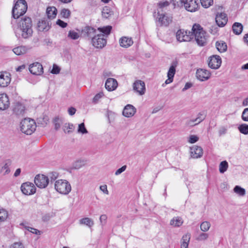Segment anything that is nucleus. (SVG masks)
Here are the masks:
<instances>
[{
  "instance_id": "1",
  "label": "nucleus",
  "mask_w": 248,
  "mask_h": 248,
  "mask_svg": "<svg viewBox=\"0 0 248 248\" xmlns=\"http://www.w3.org/2000/svg\"><path fill=\"white\" fill-rule=\"evenodd\" d=\"M32 21L30 17H25L21 19L19 28L22 38L27 39L32 36Z\"/></svg>"
},
{
  "instance_id": "2",
  "label": "nucleus",
  "mask_w": 248,
  "mask_h": 248,
  "mask_svg": "<svg viewBox=\"0 0 248 248\" xmlns=\"http://www.w3.org/2000/svg\"><path fill=\"white\" fill-rule=\"evenodd\" d=\"M191 33L193 34V37H195L198 45L200 46L205 45L207 42L206 32L200 25L195 24L192 27Z\"/></svg>"
},
{
  "instance_id": "3",
  "label": "nucleus",
  "mask_w": 248,
  "mask_h": 248,
  "mask_svg": "<svg viewBox=\"0 0 248 248\" xmlns=\"http://www.w3.org/2000/svg\"><path fill=\"white\" fill-rule=\"evenodd\" d=\"M27 3L25 0H17L12 9V17L18 18L27 11Z\"/></svg>"
},
{
  "instance_id": "4",
  "label": "nucleus",
  "mask_w": 248,
  "mask_h": 248,
  "mask_svg": "<svg viewBox=\"0 0 248 248\" xmlns=\"http://www.w3.org/2000/svg\"><path fill=\"white\" fill-rule=\"evenodd\" d=\"M36 125L35 121L29 118H25L20 123V130L22 133L31 135L35 130Z\"/></svg>"
},
{
  "instance_id": "5",
  "label": "nucleus",
  "mask_w": 248,
  "mask_h": 248,
  "mask_svg": "<svg viewBox=\"0 0 248 248\" xmlns=\"http://www.w3.org/2000/svg\"><path fill=\"white\" fill-rule=\"evenodd\" d=\"M55 189L59 193L67 195L71 190L70 184L66 180L59 179L55 181Z\"/></svg>"
},
{
  "instance_id": "6",
  "label": "nucleus",
  "mask_w": 248,
  "mask_h": 248,
  "mask_svg": "<svg viewBox=\"0 0 248 248\" xmlns=\"http://www.w3.org/2000/svg\"><path fill=\"white\" fill-rule=\"evenodd\" d=\"M174 4L184 6L185 9L190 12H194L198 9L199 5L196 0H173Z\"/></svg>"
},
{
  "instance_id": "7",
  "label": "nucleus",
  "mask_w": 248,
  "mask_h": 248,
  "mask_svg": "<svg viewBox=\"0 0 248 248\" xmlns=\"http://www.w3.org/2000/svg\"><path fill=\"white\" fill-rule=\"evenodd\" d=\"M156 20L160 26H168L172 22V17L158 10Z\"/></svg>"
},
{
  "instance_id": "8",
  "label": "nucleus",
  "mask_w": 248,
  "mask_h": 248,
  "mask_svg": "<svg viewBox=\"0 0 248 248\" xmlns=\"http://www.w3.org/2000/svg\"><path fill=\"white\" fill-rule=\"evenodd\" d=\"M176 38L179 42L190 41L193 38V34L190 31H185L182 30H178L176 34Z\"/></svg>"
},
{
  "instance_id": "9",
  "label": "nucleus",
  "mask_w": 248,
  "mask_h": 248,
  "mask_svg": "<svg viewBox=\"0 0 248 248\" xmlns=\"http://www.w3.org/2000/svg\"><path fill=\"white\" fill-rule=\"evenodd\" d=\"M34 183L36 186L40 188H46L49 183V178L43 174H37L34 178Z\"/></svg>"
},
{
  "instance_id": "10",
  "label": "nucleus",
  "mask_w": 248,
  "mask_h": 248,
  "mask_svg": "<svg viewBox=\"0 0 248 248\" xmlns=\"http://www.w3.org/2000/svg\"><path fill=\"white\" fill-rule=\"evenodd\" d=\"M23 194L26 195H31L36 192V187L31 182H27L23 183L20 187Z\"/></svg>"
},
{
  "instance_id": "11",
  "label": "nucleus",
  "mask_w": 248,
  "mask_h": 248,
  "mask_svg": "<svg viewBox=\"0 0 248 248\" xmlns=\"http://www.w3.org/2000/svg\"><path fill=\"white\" fill-rule=\"evenodd\" d=\"M93 45L96 48H102L107 43L106 39L105 38L104 34L102 33H98L95 37H94L92 41Z\"/></svg>"
},
{
  "instance_id": "12",
  "label": "nucleus",
  "mask_w": 248,
  "mask_h": 248,
  "mask_svg": "<svg viewBox=\"0 0 248 248\" xmlns=\"http://www.w3.org/2000/svg\"><path fill=\"white\" fill-rule=\"evenodd\" d=\"M81 32L83 36L87 37L92 41L98 33V30H96L93 27L86 26L82 29Z\"/></svg>"
},
{
  "instance_id": "13",
  "label": "nucleus",
  "mask_w": 248,
  "mask_h": 248,
  "mask_svg": "<svg viewBox=\"0 0 248 248\" xmlns=\"http://www.w3.org/2000/svg\"><path fill=\"white\" fill-rule=\"evenodd\" d=\"M11 74L6 71L0 72V87H6L8 86L11 80Z\"/></svg>"
},
{
  "instance_id": "14",
  "label": "nucleus",
  "mask_w": 248,
  "mask_h": 248,
  "mask_svg": "<svg viewBox=\"0 0 248 248\" xmlns=\"http://www.w3.org/2000/svg\"><path fill=\"white\" fill-rule=\"evenodd\" d=\"M228 17L227 14L224 12H217L216 16V22L220 27H224L227 23Z\"/></svg>"
},
{
  "instance_id": "15",
  "label": "nucleus",
  "mask_w": 248,
  "mask_h": 248,
  "mask_svg": "<svg viewBox=\"0 0 248 248\" xmlns=\"http://www.w3.org/2000/svg\"><path fill=\"white\" fill-rule=\"evenodd\" d=\"M133 90L140 95L145 94L146 91L145 84L141 80H137L133 85Z\"/></svg>"
},
{
  "instance_id": "16",
  "label": "nucleus",
  "mask_w": 248,
  "mask_h": 248,
  "mask_svg": "<svg viewBox=\"0 0 248 248\" xmlns=\"http://www.w3.org/2000/svg\"><path fill=\"white\" fill-rule=\"evenodd\" d=\"M29 69L33 75H41L43 73V67L41 63H32Z\"/></svg>"
},
{
  "instance_id": "17",
  "label": "nucleus",
  "mask_w": 248,
  "mask_h": 248,
  "mask_svg": "<svg viewBox=\"0 0 248 248\" xmlns=\"http://www.w3.org/2000/svg\"><path fill=\"white\" fill-rule=\"evenodd\" d=\"M48 19H42L39 21L37 24L38 30L40 31H47L50 27L51 23Z\"/></svg>"
},
{
  "instance_id": "18",
  "label": "nucleus",
  "mask_w": 248,
  "mask_h": 248,
  "mask_svg": "<svg viewBox=\"0 0 248 248\" xmlns=\"http://www.w3.org/2000/svg\"><path fill=\"white\" fill-rule=\"evenodd\" d=\"M211 76L210 73L204 69H199L196 72L197 78L202 81L208 79Z\"/></svg>"
},
{
  "instance_id": "19",
  "label": "nucleus",
  "mask_w": 248,
  "mask_h": 248,
  "mask_svg": "<svg viewBox=\"0 0 248 248\" xmlns=\"http://www.w3.org/2000/svg\"><path fill=\"white\" fill-rule=\"evenodd\" d=\"M117 87L118 82L115 79L108 78L107 79L105 83V88L108 91H113L116 89Z\"/></svg>"
},
{
  "instance_id": "20",
  "label": "nucleus",
  "mask_w": 248,
  "mask_h": 248,
  "mask_svg": "<svg viewBox=\"0 0 248 248\" xmlns=\"http://www.w3.org/2000/svg\"><path fill=\"white\" fill-rule=\"evenodd\" d=\"M9 99L6 94H0V110H4L9 107Z\"/></svg>"
},
{
  "instance_id": "21",
  "label": "nucleus",
  "mask_w": 248,
  "mask_h": 248,
  "mask_svg": "<svg viewBox=\"0 0 248 248\" xmlns=\"http://www.w3.org/2000/svg\"><path fill=\"white\" fill-rule=\"evenodd\" d=\"M190 154L193 158H200L203 155V150L201 147L194 145L190 148Z\"/></svg>"
},
{
  "instance_id": "22",
  "label": "nucleus",
  "mask_w": 248,
  "mask_h": 248,
  "mask_svg": "<svg viewBox=\"0 0 248 248\" xmlns=\"http://www.w3.org/2000/svg\"><path fill=\"white\" fill-rule=\"evenodd\" d=\"M25 106L19 103H16L13 109L14 113L18 117L23 116L25 113Z\"/></svg>"
},
{
  "instance_id": "23",
  "label": "nucleus",
  "mask_w": 248,
  "mask_h": 248,
  "mask_svg": "<svg viewBox=\"0 0 248 248\" xmlns=\"http://www.w3.org/2000/svg\"><path fill=\"white\" fill-rule=\"evenodd\" d=\"M136 108L131 105H127L124 108L123 114L126 117H131L136 113Z\"/></svg>"
},
{
  "instance_id": "24",
  "label": "nucleus",
  "mask_w": 248,
  "mask_h": 248,
  "mask_svg": "<svg viewBox=\"0 0 248 248\" xmlns=\"http://www.w3.org/2000/svg\"><path fill=\"white\" fill-rule=\"evenodd\" d=\"M119 43L121 46L126 48L131 46L133 44V41L131 38L123 37L120 39Z\"/></svg>"
},
{
  "instance_id": "25",
  "label": "nucleus",
  "mask_w": 248,
  "mask_h": 248,
  "mask_svg": "<svg viewBox=\"0 0 248 248\" xmlns=\"http://www.w3.org/2000/svg\"><path fill=\"white\" fill-rule=\"evenodd\" d=\"M190 237L189 233H186L182 236L181 240V248H188Z\"/></svg>"
},
{
  "instance_id": "26",
  "label": "nucleus",
  "mask_w": 248,
  "mask_h": 248,
  "mask_svg": "<svg viewBox=\"0 0 248 248\" xmlns=\"http://www.w3.org/2000/svg\"><path fill=\"white\" fill-rule=\"evenodd\" d=\"M46 13L48 18H54L57 15V10L55 7H48L46 9Z\"/></svg>"
},
{
  "instance_id": "27",
  "label": "nucleus",
  "mask_w": 248,
  "mask_h": 248,
  "mask_svg": "<svg viewBox=\"0 0 248 248\" xmlns=\"http://www.w3.org/2000/svg\"><path fill=\"white\" fill-rule=\"evenodd\" d=\"M183 223V220L179 217H174L170 221V224L175 227H180Z\"/></svg>"
},
{
  "instance_id": "28",
  "label": "nucleus",
  "mask_w": 248,
  "mask_h": 248,
  "mask_svg": "<svg viewBox=\"0 0 248 248\" xmlns=\"http://www.w3.org/2000/svg\"><path fill=\"white\" fill-rule=\"evenodd\" d=\"M12 161L9 160H6L4 162L3 166L1 167L0 172L4 171V175L8 174L10 172V166L11 165Z\"/></svg>"
},
{
  "instance_id": "29",
  "label": "nucleus",
  "mask_w": 248,
  "mask_h": 248,
  "mask_svg": "<svg viewBox=\"0 0 248 248\" xmlns=\"http://www.w3.org/2000/svg\"><path fill=\"white\" fill-rule=\"evenodd\" d=\"M28 50V48L26 46H19L14 48L13 51L17 55H20L25 54Z\"/></svg>"
},
{
  "instance_id": "30",
  "label": "nucleus",
  "mask_w": 248,
  "mask_h": 248,
  "mask_svg": "<svg viewBox=\"0 0 248 248\" xmlns=\"http://www.w3.org/2000/svg\"><path fill=\"white\" fill-rule=\"evenodd\" d=\"M233 32L236 35L240 34L243 30V25L238 22H235L232 27Z\"/></svg>"
},
{
  "instance_id": "31",
  "label": "nucleus",
  "mask_w": 248,
  "mask_h": 248,
  "mask_svg": "<svg viewBox=\"0 0 248 248\" xmlns=\"http://www.w3.org/2000/svg\"><path fill=\"white\" fill-rule=\"evenodd\" d=\"M62 129L65 133L70 134L74 131L75 126L71 123H65L62 127Z\"/></svg>"
},
{
  "instance_id": "32",
  "label": "nucleus",
  "mask_w": 248,
  "mask_h": 248,
  "mask_svg": "<svg viewBox=\"0 0 248 248\" xmlns=\"http://www.w3.org/2000/svg\"><path fill=\"white\" fill-rule=\"evenodd\" d=\"M216 46L217 49L220 52L225 51L227 48L226 44L222 41L217 42L216 43Z\"/></svg>"
},
{
  "instance_id": "33",
  "label": "nucleus",
  "mask_w": 248,
  "mask_h": 248,
  "mask_svg": "<svg viewBox=\"0 0 248 248\" xmlns=\"http://www.w3.org/2000/svg\"><path fill=\"white\" fill-rule=\"evenodd\" d=\"M79 222L80 224L86 225L89 227H92L94 224L93 221L89 217H85L79 220Z\"/></svg>"
},
{
  "instance_id": "34",
  "label": "nucleus",
  "mask_w": 248,
  "mask_h": 248,
  "mask_svg": "<svg viewBox=\"0 0 248 248\" xmlns=\"http://www.w3.org/2000/svg\"><path fill=\"white\" fill-rule=\"evenodd\" d=\"M102 14L104 18H108L113 14V12L109 7L105 6L102 10Z\"/></svg>"
},
{
  "instance_id": "35",
  "label": "nucleus",
  "mask_w": 248,
  "mask_h": 248,
  "mask_svg": "<svg viewBox=\"0 0 248 248\" xmlns=\"http://www.w3.org/2000/svg\"><path fill=\"white\" fill-rule=\"evenodd\" d=\"M85 165V162L83 160H78L74 162L72 166V168L75 170H78Z\"/></svg>"
},
{
  "instance_id": "36",
  "label": "nucleus",
  "mask_w": 248,
  "mask_h": 248,
  "mask_svg": "<svg viewBox=\"0 0 248 248\" xmlns=\"http://www.w3.org/2000/svg\"><path fill=\"white\" fill-rule=\"evenodd\" d=\"M177 66L176 63H174L170 67L167 74V77L173 78L176 72V67Z\"/></svg>"
},
{
  "instance_id": "37",
  "label": "nucleus",
  "mask_w": 248,
  "mask_h": 248,
  "mask_svg": "<svg viewBox=\"0 0 248 248\" xmlns=\"http://www.w3.org/2000/svg\"><path fill=\"white\" fill-rule=\"evenodd\" d=\"M111 29V26H108L106 27H104L103 28H98L97 30L98 31V33H103L106 35H108L110 33Z\"/></svg>"
},
{
  "instance_id": "38",
  "label": "nucleus",
  "mask_w": 248,
  "mask_h": 248,
  "mask_svg": "<svg viewBox=\"0 0 248 248\" xmlns=\"http://www.w3.org/2000/svg\"><path fill=\"white\" fill-rule=\"evenodd\" d=\"M233 191L240 196H244L246 194L245 189L239 186H236L234 187Z\"/></svg>"
},
{
  "instance_id": "39",
  "label": "nucleus",
  "mask_w": 248,
  "mask_h": 248,
  "mask_svg": "<svg viewBox=\"0 0 248 248\" xmlns=\"http://www.w3.org/2000/svg\"><path fill=\"white\" fill-rule=\"evenodd\" d=\"M8 215V212L6 210L0 209V223L4 222L7 219Z\"/></svg>"
},
{
  "instance_id": "40",
  "label": "nucleus",
  "mask_w": 248,
  "mask_h": 248,
  "mask_svg": "<svg viewBox=\"0 0 248 248\" xmlns=\"http://www.w3.org/2000/svg\"><path fill=\"white\" fill-rule=\"evenodd\" d=\"M228 168V164L226 161H222L219 166V170L220 173H223Z\"/></svg>"
},
{
  "instance_id": "41",
  "label": "nucleus",
  "mask_w": 248,
  "mask_h": 248,
  "mask_svg": "<svg viewBox=\"0 0 248 248\" xmlns=\"http://www.w3.org/2000/svg\"><path fill=\"white\" fill-rule=\"evenodd\" d=\"M238 129L241 133L244 135L248 134V124H241L238 126Z\"/></svg>"
},
{
  "instance_id": "42",
  "label": "nucleus",
  "mask_w": 248,
  "mask_h": 248,
  "mask_svg": "<svg viewBox=\"0 0 248 248\" xmlns=\"http://www.w3.org/2000/svg\"><path fill=\"white\" fill-rule=\"evenodd\" d=\"M211 226V224L208 221H203L202 222L200 226V229L202 232H207L208 231Z\"/></svg>"
},
{
  "instance_id": "43",
  "label": "nucleus",
  "mask_w": 248,
  "mask_h": 248,
  "mask_svg": "<svg viewBox=\"0 0 248 248\" xmlns=\"http://www.w3.org/2000/svg\"><path fill=\"white\" fill-rule=\"evenodd\" d=\"M205 118V115L203 112H199L197 116V117L194 119L195 121H196V124H199L202 122Z\"/></svg>"
},
{
  "instance_id": "44",
  "label": "nucleus",
  "mask_w": 248,
  "mask_h": 248,
  "mask_svg": "<svg viewBox=\"0 0 248 248\" xmlns=\"http://www.w3.org/2000/svg\"><path fill=\"white\" fill-rule=\"evenodd\" d=\"M68 37L72 39L77 40L79 38V35L77 32L74 31H70L68 32Z\"/></svg>"
},
{
  "instance_id": "45",
  "label": "nucleus",
  "mask_w": 248,
  "mask_h": 248,
  "mask_svg": "<svg viewBox=\"0 0 248 248\" xmlns=\"http://www.w3.org/2000/svg\"><path fill=\"white\" fill-rule=\"evenodd\" d=\"M53 123L55 126V129L58 130L61 127L62 124V121L58 117H56L53 120Z\"/></svg>"
},
{
  "instance_id": "46",
  "label": "nucleus",
  "mask_w": 248,
  "mask_h": 248,
  "mask_svg": "<svg viewBox=\"0 0 248 248\" xmlns=\"http://www.w3.org/2000/svg\"><path fill=\"white\" fill-rule=\"evenodd\" d=\"M78 132L82 134L88 133V131L85 128V124L83 123L78 124Z\"/></svg>"
},
{
  "instance_id": "47",
  "label": "nucleus",
  "mask_w": 248,
  "mask_h": 248,
  "mask_svg": "<svg viewBox=\"0 0 248 248\" xmlns=\"http://www.w3.org/2000/svg\"><path fill=\"white\" fill-rule=\"evenodd\" d=\"M207 62H221V59L218 55H214L208 58Z\"/></svg>"
},
{
  "instance_id": "48",
  "label": "nucleus",
  "mask_w": 248,
  "mask_h": 248,
  "mask_svg": "<svg viewBox=\"0 0 248 248\" xmlns=\"http://www.w3.org/2000/svg\"><path fill=\"white\" fill-rule=\"evenodd\" d=\"M202 5L205 8H208L213 3V0H200Z\"/></svg>"
},
{
  "instance_id": "49",
  "label": "nucleus",
  "mask_w": 248,
  "mask_h": 248,
  "mask_svg": "<svg viewBox=\"0 0 248 248\" xmlns=\"http://www.w3.org/2000/svg\"><path fill=\"white\" fill-rule=\"evenodd\" d=\"M71 12L69 10L63 9L61 11V14L63 17L68 18L70 15Z\"/></svg>"
},
{
  "instance_id": "50",
  "label": "nucleus",
  "mask_w": 248,
  "mask_h": 248,
  "mask_svg": "<svg viewBox=\"0 0 248 248\" xmlns=\"http://www.w3.org/2000/svg\"><path fill=\"white\" fill-rule=\"evenodd\" d=\"M209 235L206 233H201L197 237L196 239L198 241H203L206 240L208 238Z\"/></svg>"
},
{
  "instance_id": "51",
  "label": "nucleus",
  "mask_w": 248,
  "mask_h": 248,
  "mask_svg": "<svg viewBox=\"0 0 248 248\" xmlns=\"http://www.w3.org/2000/svg\"><path fill=\"white\" fill-rule=\"evenodd\" d=\"M107 218H108L107 216L105 214L102 215L100 217V218H99L100 222L102 227L106 224Z\"/></svg>"
},
{
  "instance_id": "52",
  "label": "nucleus",
  "mask_w": 248,
  "mask_h": 248,
  "mask_svg": "<svg viewBox=\"0 0 248 248\" xmlns=\"http://www.w3.org/2000/svg\"><path fill=\"white\" fill-rule=\"evenodd\" d=\"M199 140V137L195 135H190L188 138V141L190 143H194Z\"/></svg>"
},
{
  "instance_id": "53",
  "label": "nucleus",
  "mask_w": 248,
  "mask_h": 248,
  "mask_svg": "<svg viewBox=\"0 0 248 248\" xmlns=\"http://www.w3.org/2000/svg\"><path fill=\"white\" fill-rule=\"evenodd\" d=\"M10 248H25V247L21 242H17L12 244Z\"/></svg>"
},
{
  "instance_id": "54",
  "label": "nucleus",
  "mask_w": 248,
  "mask_h": 248,
  "mask_svg": "<svg viewBox=\"0 0 248 248\" xmlns=\"http://www.w3.org/2000/svg\"><path fill=\"white\" fill-rule=\"evenodd\" d=\"M242 119L243 121L248 122V108L244 109L242 114Z\"/></svg>"
},
{
  "instance_id": "55",
  "label": "nucleus",
  "mask_w": 248,
  "mask_h": 248,
  "mask_svg": "<svg viewBox=\"0 0 248 248\" xmlns=\"http://www.w3.org/2000/svg\"><path fill=\"white\" fill-rule=\"evenodd\" d=\"M170 5V2L168 1H161L158 3L159 9H161L164 7H167Z\"/></svg>"
},
{
  "instance_id": "56",
  "label": "nucleus",
  "mask_w": 248,
  "mask_h": 248,
  "mask_svg": "<svg viewBox=\"0 0 248 248\" xmlns=\"http://www.w3.org/2000/svg\"><path fill=\"white\" fill-rule=\"evenodd\" d=\"M221 63H208V66L213 69H217L221 66Z\"/></svg>"
},
{
  "instance_id": "57",
  "label": "nucleus",
  "mask_w": 248,
  "mask_h": 248,
  "mask_svg": "<svg viewBox=\"0 0 248 248\" xmlns=\"http://www.w3.org/2000/svg\"><path fill=\"white\" fill-rule=\"evenodd\" d=\"M227 131V127H225L224 126H222L219 127V129L218 130V134L219 136H221L223 135H224L226 133Z\"/></svg>"
},
{
  "instance_id": "58",
  "label": "nucleus",
  "mask_w": 248,
  "mask_h": 248,
  "mask_svg": "<svg viewBox=\"0 0 248 248\" xmlns=\"http://www.w3.org/2000/svg\"><path fill=\"white\" fill-rule=\"evenodd\" d=\"M60 68L56 64H54L51 72L53 74H57L60 71Z\"/></svg>"
},
{
  "instance_id": "59",
  "label": "nucleus",
  "mask_w": 248,
  "mask_h": 248,
  "mask_svg": "<svg viewBox=\"0 0 248 248\" xmlns=\"http://www.w3.org/2000/svg\"><path fill=\"white\" fill-rule=\"evenodd\" d=\"M50 182L55 181L58 177V174L56 172H53L50 173L49 175Z\"/></svg>"
},
{
  "instance_id": "60",
  "label": "nucleus",
  "mask_w": 248,
  "mask_h": 248,
  "mask_svg": "<svg viewBox=\"0 0 248 248\" xmlns=\"http://www.w3.org/2000/svg\"><path fill=\"white\" fill-rule=\"evenodd\" d=\"M103 93L100 92L96 94L93 98V102L95 103H97V101L103 96Z\"/></svg>"
},
{
  "instance_id": "61",
  "label": "nucleus",
  "mask_w": 248,
  "mask_h": 248,
  "mask_svg": "<svg viewBox=\"0 0 248 248\" xmlns=\"http://www.w3.org/2000/svg\"><path fill=\"white\" fill-rule=\"evenodd\" d=\"M25 228L27 230L30 231L32 233H33L34 234H40V232L36 229H34V228H33L31 227H25Z\"/></svg>"
},
{
  "instance_id": "62",
  "label": "nucleus",
  "mask_w": 248,
  "mask_h": 248,
  "mask_svg": "<svg viewBox=\"0 0 248 248\" xmlns=\"http://www.w3.org/2000/svg\"><path fill=\"white\" fill-rule=\"evenodd\" d=\"M126 165H124V166H122L121 168H119L115 171V174L116 175H118L120 174L121 173H122L123 172H124L126 170Z\"/></svg>"
},
{
  "instance_id": "63",
  "label": "nucleus",
  "mask_w": 248,
  "mask_h": 248,
  "mask_svg": "<svg viewBox=\"0 0 248 248\" xmlns=\"http://www.w3.org/2000/svg\"><path fill=\"white\" fill-rule=\"evenodd\" d=\"M186 124L189 126H193L198 124H196V121H195V119H193L187 121L186 123Z\"/></svg>"
},
{
  "instance_id": "64",
  "label": "nucleus",
  "mask_w": 248,
  "mask_h": 248,
  "mask_svg": "<svg viewBox=\"0 0 248 248\" xmlns=\"http://www.w3.org/2000/svg\"><path fill=\"white\" fill-rule=\"evenodd\" d=\"M56 24L63 28H65L67 25V24L66 22H64L61 19H58L56 22Z\"/></svg>"
}]
</instances>
